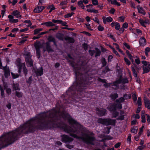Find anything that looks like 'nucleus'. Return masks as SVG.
Here are the masks:
<instances>
[{"label":"nucleus","mask_w":150,"mask_h":150,"mask_svg":"<svg viewBox=\"0 0 150 150\" xmlns=\"http://www.w3.org/2000/svg\"><path fill=\"white\" fill-rule=\"evenodd\" d=\"M62 117L67 119L70 125L78 124L68 113L64 112L60 113L59 110L53 108L49 111L37 115L13 130V143L23 134L33 132L36 129L62 127L65 132L70 134V136L78 139H82L87 144L94 145V142L96 138L92 132L84 128H81V127L73 128L66 125L62 127L59 123Z\"/></svg>","instance_id":"obj_1"},{"label":"nucleus","mask_w":150,"mask_h":150,"mask_svg":"<svg viewBox=\"0 0 150 150\" xmlns=\"http://www.w3.org/2000/svg\"><path fill=\"white\" fill-rule=\"evenodd\" d=\"M16 64L18 68V73L21 74L22 69L23 68V71L25 76H26L28 74V70L25 67V63H22L21 59L20 58H18L16 61Z\"/></svg>","instance_id":"obj_2"},{"label":"nucleus","mask_w":150,"mask_h":150,"mask_svg":"<svg viewBox=\"0 0 150 150\" xmlns=\"http://www.w3.org/2000/svg\"><path fill=\"white\" fill-rule=\"evenodd\" d=\"M78 78L77 79H79ZM78 82H76L74 83V87L76 86L75 88L77 91L81 92L82 91L81 89H83V88L86 86V85L87 82L86 80H84L83 79L80 78V80H77Z\"/></svg>","instance_id":"obj_3"},{"label":"nucleus","mask_w":150,"mask_h":150,"mask_svg":"<svg viewBox=\"0 0 150 150\" xmlns=\"http://www.w3.org/2000/svg\"><path fill=\"white\" fill-rule=\"evenodd\" d=\"M98 123L105 125L106 126L109 125H115L116 122V120L111 119L110 118L102 119L100 118L98 120Z\"/></svg>","instance_id":"obj_4"},{"label":"nucleus","mask_w":150,"mask_h":150,"mask_svg":"<svg viewBox=\"0 0 150 150\" xmlns=\"http://www.w3.org/2000/svg\"><path fill=\"white\" fill-rule=\"evenodd\" d=\"M129 82V81L128 79L127 78H122V76L121 75L120 76L119 79L116 80L114 83V84L112 85V86H115V87H112V88L115 89H116L118 87V86L117 84H115V83L120 84L121 83L125 84L128 83Z\"/></svg>","instance_id":"obj_5"},{"label":"nucleus","mask_w":150,"mask_h":150,"mask_svg":"<svg viewBox=\"0 0 150 150\" xmlns=\"http://www.w3.org/2000/svg\"><path fill=\"white\" fill-rule=\"evenodd\" d=\"M34 45L36 50L37 56L39 59L40 57V48L41 47V45L39 42H35Z\"/></svg>","instance_id":"obj_6"},{"label":"nucleus","mask_w":150,"mask_h":150,"mask_svg":"<svg viewBox=\"0 0 150 150\" xmlns=\"http://www.w3.org/2000/svg\"><path fill=\"white\" fill-rule=\"evenodd\" d=\"M61 137L62 141L65 143H69L73 140V138L66 135H62Z\"/></svg>","instance_id":"obj_7"},{"label":"nucleus","mask_w":150,"mask_h":150,"mask_svg":"<svg viewBox=\"0 0 150 150\" xmlns=\"http://www.w3.org/2000/svg\"><path fill=\"white\" fill-rule=\"evenodd\" d=\"M25 55V60L26 64L30 67L33 66V61L31 58L30 53H28Z\"/></svg>","instance_id":"obj_8"},{"label":"nucleus","mask_w":150,"mask_h":150,"mask_svg":"<svg viewBox=\"0 0 150 150\" xmlns=\"http://www.w3.org/2000/svg\"><path fill=\"white\" fill-rule=\"evenodd\" d=\"M72 66L74 69V71L75 74L76 79H77L79 77L80 78L81 77H83V75L79 71L81 69L80 67H76L73 65Z\"/></svg>","instance_id":"obj_9"},{"label":"nucleus","mask_w":150,"mask_h":150,"mask_svg":"<svg viewBox=\"0 0 150 150\" xmlns=\"http://www.w3.org/2000/svg\"><path fill=\"white\" fill-rule=\"evenodd\" d=\"M2 69L3 70L5 78L6 79L8 78L10 75V71L9 67H7L6 65L5 67H3Z\"/></svg>","instance_id":"obj_10"},{"label":"nucleus","mask_w":150,"mask_h":150,"mask_svg":"<svg viewBox=\"0 0 150 150\" xmlns=\"http://www.w3.org/2000/svg\"><path fill=\"white\" fill-rule=\"evenodd\" d=\"M96 111L97 114L101 116L105 115L107 114V110L103 108H97Z\"/></svg>","instance_id":"obj_11"},{"label":"nucleus","mask_w":150,"mask_h":150,"mask_svg":"<svg viewBox=\"0 0 150 150\" xmlns=\"http://www.w3.org/2000/svg\"><path fill=\"white\" fill-rule=\"evenodd\" d=\"M139 42L140 46H144L146 44V40L144 37L140 38L139 40Z\"/></svg>","instance_id":"obj_12"},{"label":"nucleus","mask_w":150,"mask_h":150,"mask_svg":"<svg viewBox=\"0 0 150 150\" xmlns=\"http://www.w3.org/2000/svg\"><path fill=\"white\" fill-rule=\"evenodd\" d=\"M107 109L110 112H113L116 110L115 103L110 104L107 107Z\"/></svg>","instance_id":"obj_13"},{"label":"nucleus","mask_w":150,"mask_h":150,"mask_svg":"<svg viewBox=\"0 0 150 150\" xmlns=\"http://www.w3.org/2000/svg\"><path fill=\"white\" fill-rule=\"evenodd\" d=\"M41 25H45L47 27H52L55 26V25L53 23L52 21H48L46 22L42 23H41Z\"/></svg>","instance_id":"obj_14"},{"label":"nucleus","mask_w":150,"mask_h":150,"mask_svg":"<svg viewBox=\"0 0 150 150\" xmlns=\"http://www.w3.org/2000/svg\"><path fill=\"white\" fill-rule=\"evenodd\" d=\"M45 8V7L44 6H38L34 9V12L36 13H39L41 12Z\"/></svg>","instance_id":"obj_15"},{"label":"nucleus","mask_w":150,"mask_h":150,"mask_svg":"<svg viewBox=\"0 0 150 150\" xmlns=\"http://www.w3.org/2000/svg\"><path fill=\"white\" fill-rule=\"evenodd\" d=\"M144 101L145 107L150 110V100L146 98H144Z\"/></svg>","instance_id":"obj_16"},{"label":"nucleus","mask_w":150,"mask_h":150,"mask_svg":"<svg viewBox=\"0 0 150 150\" xmlns=\"http://www.w3.org/2000/svg\"><path fill=\"white\" fill-rule=\"evenodd\" d=\"M8 18H9V21L11 23H16L18 21V19L13 18V16L11 15H9L8 16Z\"/></svg>","instance_id":"obj_17"},{"label":"nucleus","mask_w":150,"mask_h":150,"mask_svg":"<svg viewBox=\"0 0 150 150\" xmlns=\"http://www.w3.org/2000/svg\"><path fill=\"white\" fill-rule=\"evenodd\" d=\"M46 48L47 51L49 52H53L54 50L51 48L50 44L49 42H47L46 43Z\"/></svg>","instance_id":"obj_18"},{"label":"nucleus","mask_w":150,"mask_h":150,"mask_svg":"<svg viewBox=\"0 0 150 150\" xmlns=\"http://www.w3.org/2000/svg\"><path fill=\"white\" fill-rule=\"evenodd\" d=\"M56 37L60 40H63L64 39V35L60 33H57L56 35Z\"/></svg>","instance_id":"obj_19"},{"label":"nucleus","mask_w":150,"mask_h":150,"mask_svg":"<svg viewBox=\"0 0 150 150\" xmlns=\"http://www.w3.org/2000/svg\"><path fill=\"white\" fill-rule=\"evenodd\" d=\"M102 18L103 19V22L105 24L106 23V21L110 23L113 21V19L110 16L107 17L106 18H105V17H103Z\"/></svg>","instance_id":"obj_20"},{"label":"nucleus","mask_w":150,"mask_h":150,"mask_svg":"<svg viewBox=\"0 0 150 150\" xmlns=\"http://www.w3.org/2000/svg\"><path fill=\"white\" fill-rule=\"evenodd\" d=\"M36 75L38 76H41L43 74V70L41 67L40 69H37L35 71Z\"/></svg>","instance_id":"obj_21"},{"label":"nucleus","mask_w":150,"mask_h":150,"mask_svg":"<svg viewBox=\"0 0 150 150\" xmlns=\"http://www.w3.org/2000/svg\"><path fill=\"white\" fill-rule=\"evenodd\" d=\"M12 88L13 90H20L19 84L17 83H13L12 84Z\"/></svg>","instance_id":"obj_22"},{"label":"nucleus","mask_w":150,"mask_h":150,"mask_svg":"<svg viewBox=\"0 0 150 150\" xmlns=\"http://www.w3.org/2000/svg\"><path fill=\"white\" fill-rule=\"evenodd\" d=\"M68 1L67 0H65L62 1L60 4V5L62 9H64L66 8V5L68 3Z\"/></svg>","instance_id":"obj_23"},{"label":"nucleus","mask_w":150,"mask_h":150,"mask_svg":"<svg viewBox=\"0 0 150 150\" xmlns=\"http://www.w3.org/2000/svg\"><path fill=\"white\" fill-rule=\"evenodd\" d=\"M64 39L65 40L68 41L69 43H73L74 42V39L71 37L67 36Z\"/></svg>","instance_id":"obj_24"},{"label":"nucleus","mask_w":150,"mask_h":150,"mask_svg":"<svg viewBox=\"0 0 150 150\" xmlns=\"http://www.w3.org/2000/svg\"><path fill=\"white\" fill-rule=\"evenodd\" d=\"M137 9L138 12L139 13H142V14L144 15L146 14V12H145L144 10L143 9V8L140 6H138L137 7Z\"/></svg>","instance_id":"obj_25"},{"label":"nucleus","mask_w":150,"mask_h":150,"mask_svg":"<svg viewBox=\"0 0 150 150\" xmlns=\"http://www.w3.org/2000/svg\"><path fill=\"white\" fill-rule=\"evenodd\" d=\"M110 97L112 99L115 100L118 97V95L117 93H112L110 95Z\"/></svg>","instance_id":"obj_26"},{"label":"nucleus","mask_w":150,"mask_h":150,"mask_svg":"<svg viewBox=\"0 0 150 150\" xmlns=\"http://www.w3.org/2000/svg\"><path fill=\"white\" fill-rule=\"evenodd\" d=\"M95 50L96 52L95 51L96 54L95 55V57H96L100 56L101 54V51L100 50L97 48H96Z\"/></svg>","instance_id":"obj_27"},{"label":"nucleus","mask_w":150,"mask_h":150,"mask_svg":"<svg viewBox=\"0 0 150 150\" xmlns=\"http://www.w3.org/2000/svg\"><path fill=\"white\" fill-rule=\"evenodd\" d=\"M143 74L147 73L149 71H150L148 66L143 67Z\"/></svg>","instance_id":"obj_28"},{"label":"nucleus","mask_w":150,"mask_h":150,"mask_svg":"<svg viewBox=\"0 0 150 150\" xmlns=\"http://www.w3.org/2000/svg\"><path fill=\"white\" fill-rule=\"evenodd\" d=\"M32 81V76H31L30 77H29L28 79L26 80V83L29 84V85L28 86V87L30 86V85L31 84Z\"/></svg>","instance_id":"obj_29"},{"label":"nucleus","mask_w":150,"mask_h":150,"mask_svg":"<svg viewBox=\"0 0 150 150\" xmlns=\"http://www.w3.org/2000/svg\"><path fill=\"white\" fill-rule=\"evenodd\" d=\"M16 96L18 98H21L23 96V93L22 92L16 91L15 93Z\"/></svg>","instance_id":"obj_30"},{"label":"nucleus","mask_w":150,"mask_h":150,"mask_svg":"<svg viewBox=\"0 0 150 150\" xmlns=\"http://www.w3.org/2000/svg\"><path fill=\"white\" fill-rule=\"evenodd\" d=\"M42 28L36 29L34 31V34L35 35L39 33L40 32L42 31Z\"/></svg>","instance_id":"obj_31"},{"label":"nucleus","mask_w":150,"mask_h":150,"mask_svg":"<svg viewBox=\"0 0 150 150\" xmlns=\"http://www.w3.org/2000/svg\"><path fill=\"white\" fill-rule=\"evenodd\" d=\"M11 74L12 76V78L13 79L18 78L20 76V75L18 74H15L13 72H11Z\"/></svg>","instance_id":"obj_32"},{"label":"nucleus","mask_w":150,"mask_h":150,"mask_svg":"<svg viewBox=\"0 0 150 150\" xmlns=\"http://www.w3.org/2000/svg\"><path fill=\"white\" fill-rule=\"evenodd\" d=\"M78 4L79 5V6L81 8L83 9H84V6L83 5V1H80L78 2Z\"/></svg>","instance_id":"obj_33"},{"label":"nucleus","mask_w":150,"mask_h":150,"mask_svg":"<svg viewBox=\"0 0 150 150\" xmlns=\"http://www.w3.org/2000/svg\"><path fill=\"white\" fill-rule=\"evenodd\" d=\"M131 68L132 70L134 76L135 77H137V71H136L135 69L134 68V67L133 66H132Z\"/></svg>","instance_id":"obj_34"},{"label":"nucleus","mask_w":150,"mask_h":150,"mask_svg":"<svg viewBox=\"0 0 150 150\" xmlns=\"http://www.w3.org/2000/svg\"><path fill=\"white\" fill-rule=\"evenodd\" d=\"M87 11L88 12L90 13L93 12L95 13H98V10H95L93 8L92 9H88L87 10Z\"/></svg>","instance_id":"obj_35"},{"label":"nucleus","mask_w":150,"mask_h":150,"mask_svg":"<svg viewBox=\"0 0 150 150\" xmlns=\"http://www.w3.org/2000/svg\"><path fill=\"white\" fill-rule=\"evenodd\" d=\"M112 118H116L119 115V112L116 111H114L112 112Z\"/></svg>","instance_id":"obj_36"},{"label":"nucleus","mask_w":150,"mask_h":150,"mask_svg":"<svg viewBox=\"0 0 150 150\" xmlns=\"http://www.w3.org/2000/svg\"><path fill=\"white\" fill-rule=\"evenodd\" d=\"M125 100L123 97H121L119 99H117L116 100V102L118 103L123 102Z\"/></svg>","instance_id":"obj_37"},{"label":"nucleus","mask_w":150,"mask_h":150,"mask_svg":"<svg viewBox=\"0 0 150 150\" xmlns=\"http://www.w3.org/2000/svg\"><path fill=\"white\" fill-rule=\"evenodd\" d=\"M120 28V25L119 23L117 22H115V29L118 30H119Z\"/></svg>","instance_id":"obj_38"},{"label":"nucleus","mask_w":150,"mask_h":150,"mask_svg":"<svg viewBox=\"0 0 150 150\" xmlns=\"http://www.w3.org/2000/svg\"><path fill=\"white\" fill-rule=\"evenodd\" d=\"M150 51V48H149V47H147L145 48V50L144 52H145L146 55L147 57L148 56H149L148 53Z\"/></svg>","instance_id":"obj_39"},{"label":"nucleus","mask_w":150,"mask_h":150,"mask_svg":"<svg viewBox=\"0 0 150 150\" xmlns=\"http://www.w3.org/2000/svg\"><path fill=\"white\" fill-rule=\"evenodd\" d=\"M101 61L102 64V67H104L106 65L107 62L105 59L104 58H102L101 59Z\"/></svg>","instance_id":"obj_40"},{"label":"nucleus","mask_w":150,"mask_h":150,"mask_svg":"<svg viewBox=\"0 0 150 150\" xmlns=\"http://www.w3.org/2000/svg\"><path fill=\"white\" fill-rule=\"evenodd\" d=\"M52 21L53 23H58L59 24H60L62 22V21L60 20H55L54 19H52Z\"/></svg>","instance_id":"obj_41"},{"label":"nucleus","mask_w":150,"mask_h":150,"mask_svg":"<svg viewBox=\"0 0 150 150\" xmlns=\"http://www.w3.org/2000/svg\"><path fill=\"white\" fill-rule=\"evenodd\" d=\"M139 21L142 26L144 27H146V26L145 24V23H146V22L143 20L141 19H139Z\"/></svg>","instance_id":"obj_42"},{"label":"nucleus","mask_w":150,"mask_h":150,"mask_svg":"<svg viewBox=\"0 0 150 150\" xmlns=\"http://www.w3.org/2000/svg\"><path fill=\"white\" fill-rule=\"evenodd\" d=\"M115 105L116 109H121L122 108V104L120 103L118 104L115 103Z\"/></svg>","instance_id":"obj_43"},{"label":"nucleus","mask_w":150,"mask_h":150,"mask_svg":"<svg viewBox=\"0 0 150 150\" xmlns=\"http://www.w3.org/2000/svg\"><path fill=\"white\" fill-rule=\"evenodd\" d=\"M74 14V13L71 12V13H68L67 14L65 15H64L65 18H68L70 17L71 16H72Z\"/></svg>","instance_id":"obj_44"},{"label":"nucleus","mask_w":150,"mask_h":150,"mask_svg":"<svg viewBox=\"0 0 150 150\" xmlns=\"http://www.w3.org/2000/svg\"><path fill=\"white\" fill-rule=\"evenodd\" d=\"M111 4L113 5H117L118 6H120V4L116 0H113L112 1Z\"/></svg>","instance_id":"obj_45"},{"label":"nucleus","mask_w":150,"mask_h":150,"mask_svg":"<svg viewBox=\"0 0 150 150\" xmlns=\"http://www.w3.org/2000/svg\"><path fill=\"white\" fill-rule=\"evenodd\" d=\"M137 103L139 106H141L142 105L141 99L140 97H139L138 99Z\"/></svg>","instance_id":"obj_46"},{"label":"nucleus","mask_w":150,"mask_h":150,"mask_svg":"<svg viewBox=\"0 0 150 150\" xmlns=\"http://www.w3.org/2000/svg\"><path fill=\"white\" fill-rule=\"evenodd\" d=\"M132 99L134 101H136L137 100V95L135 93H132Z\"/></svg>","instance_id":"obj_47"},{"label":"nucleus","mask_w":150,"mask_h":150,"mask_svg":"<svg viewBox=\"0 0 150 150\" xmlns=\"http://www.w3.org/2000/svg\"><path fill=\"white\" fill-rule=\"evenodd\" d=\"M142 122L143 123H145L146 122V118L144 115L142 114Z\"/></svg>","instance_id":"obj_48"},{"label":"nucleus","mask_w":150,"mask_h":150,"mask_svg":"<svg viewBox=\"0 0 150 150\" xmlns=\"http://www.w3.org/2000/svg\"><path fill=\"white\" fill-rule=\"evenodd\" d=\"M110 71V70L108 67H106L105 68V69L103 70L102 71L103 73L104 74H105L108 71Z\"/></svg>","instance_id":"obj_49"},{"label":"nucleus","mask_w":150,"mask_h":150,"mask_svg":"<svg viewBox=\"0 0 150 150\" xmlns=\"http://www.w3.org/2000/svg\"><path fill=\"white\" fill-rule=\"evenodd\" d=\"M48 40H49V41L48 42H54V40H55V38L52 37V36H50L49 37Z\"/></svg>","instance_id":"obj_50"},{"label":"nucleus","mask_w":150,"mask_h":150,"mask_svg":"<svg viewBox=\"0 0 150 150\" xmlns=\"http://www.w3.org/2000/svg\"><path fill=\"white\" fill-rule=\"evenodd\" d=\"M124 60L126 63V64L128 65H129L131 64L130 61L128 60V59L126 57L124 58Z\"/></svg>","instance_id":"obj_51"},{"label":"nucleus","mask_w":150,"mask_h":150,"mask_svg":"<svg viewBox=\"0 0 150 150\" xmlns=\"http://www.w3.org/2000/svg\"><path fill=\"white\" fill-rule=\"evenodd\" d=\"M88 52L90 55L91 56H92L95 53V51L90 50H89Z\"/></svg>","instance_id":"obj_52"},{"label":"nucleus","mask_w":150,"mask_h":150,"mask_svg":"<svg viewBox=\"0 0 150 150\" xmlns=\"http://www.w3.org/2000/svg\"><path fill=\"white\" fill-rule=\"evenodd\" d=\"M124 115H121L117 118V120H122L124 119Z\"/></svg>","instance_id":"obj_53"},{"label":"nucleus","mask_w":150,"mask_h":150,"mask_svg":"<svg viewBox=\"0 0 150 150\" xmlns=\"http://www.w3.org/2000/svg\"><path fill=\"white\" fill-rule=\"evenodd\" d=\"M137 129H135L134 128H133L131 129V132L132 133H134V134H136L137 132Z\"/></svg>","instance_id":"obj_54"},{"label":"nucleus","mask_w":150,"mask_h":150,"mask_svg":"<svg viewBox=\"0 0 150 150\" xmlns=\"http://www.w3.org/2000/svg\"><path fill=\"white\" fill-rule=\"evenodd\" d=\"M99 81L103 83H106L107 80L106 79H102L101 78H99L98 79Z\"/></svg>","instance_id":"obj_55"},{"label":"nucleus","mask_w":150,"mask_h":150,"mask_svg":"<svg viewBox=\"0 0 150 150\" xmlns=\"http://www.w3.org/2000/svg\"><path fill=\"white\" fill-rule=\"evenodd\" d=\"M98 30L100 31H102L104 30V28L101 25H99L98 27Z\"/></svg>","instance_id":"obj_56"},{"label":"nucleus","mask_w":150,"mask_h":150,"mask_svg":"<svg viewBox=\"0 0 150 150\" xmlns=\"http://www.w3.org/2000/svg\"><path fill=\"white\" fill-rule=\"evenodd\" d=\"M93 4L94 5H96L98 4V2L97 0H92Z\"/></svg>","instance_id":"obj_57"},{"label":"nucleus","mask_w":150,"mask_h":150,"mask_svg":"<svg viewBox=\"0 0 150 150\" xmlns=\"http://www.w3.org/2000/svg\"><path fill=\"white\" fill-rule=\"evenodd\" d=\"M19 13V12L17 10L14 11L13 12L12 14L15 16Z\"/></svg>","instance_id":"obj_58"},{"label":"nucleus","mask_w":150,"mask_h":150,"mask_svg":"<svg viewBox=\"0 0 150 150\" xmlns=\"http://www.w3.org/2000/svg\"><path fill=\"white\" fill-rule=\"evenodd\" d=\"M128 27V24L127 23H124L122 25V27L124 28H127Z\"/></svg>","instance_id":"obj_59"},{"label":"nucleus","mask_w":150,"mask_h":150,"mask_svg":"<svg viewBox=\"0 0 150 150\" xmlns=\"http://www.w3.org/2000/svg\"><path fill=\"white\" fill-rule=\"evenodd\" d=\"M115 11V10L113 8H111L110 10L109 11V13L112 14H114Z\"/></svg>","instance_id":"obj_60"},{"label":"nucleus","mask_w":150,"mask_h":150,"mask_svg":"<svg viewBox=\"0 0 150 150\" xmlns=\"http://www.w3.org/2000/svg\"><path fill=\"white\" fill-rule=\"evenodd\" d=\"M136 57L137 58L135 59V62L137 64H139L140 63V61L139 58H138L137 57Z\"/></svg>","instance_id":"obj_61"},{"label":"nucleus","mask_w":150,"mask_h":150,"mask_svg":"<svg viewBox=\"0 0 150 150\" xmlns=\"http://www.w3.org/2000/svg\"><path fill=\"white\" fill-rule=\"evenodd\" d=\"M145 147V146H140L138 147L137 150H142Z\"/></svg>","instance_id":"obj_62"},{"label":"nucleus","mask_w":150,"mask_h":150,"mask_svg":"<svg viewBox=\"0 0 150 150\" xmlns=\"http://www.w3.org/2000/svg\"><path fill=\"white\" fill-rule=\"evenodd\" d=\"M82 45L83 46V48L84 49V50H86L88 49V46L85 43H84L82 44Z\"/></svg>","instance_id":"obj_63"},{"label":"nucleus","mask_w":150,"mask_h":150,"mask_svg":"<svg viewBox=\"0 0 150 150\" xmlns=\"http://www.w3.org/2000/svg\"><path fill=\"white\" fill-rule=\"evenodd\" d=\"M124 45L127 49H129L130 48V46L126 42H124L123 43Z\"/></svg>","instance_id":"obj_64"}]
</instances>
